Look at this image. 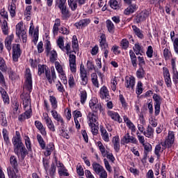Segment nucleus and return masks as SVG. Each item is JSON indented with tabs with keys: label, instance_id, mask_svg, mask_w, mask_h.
<instances>
[{
	"label": "nucleus",
	"instance_id": "obj_1",
	"mask_svg": "<svg viewBox=\"0 0 178 178\" xmlns=\"http://www.w3.org/2000/svg\"><path fill=\"white\" fill-rule=\"evenodd\" d=\"M25 78L26 81L24 86V92L21 95L20 98L25 109L24 115L26 119H30L31 118V97H30V94L33 90V80L31 79V73L29 68L26 70Z\"/></svg>",
	"mask_w": 178,
	"mask_h": 178
},
{
	"label": "nucleus",
	"instance_id": "obj_2",
	"mask_svg": "<svg viewBox=\"0 0 178 178\" xmlns=\"http://www.w3.org/2000/svg\"><path fill=\"white\" fill-rule=\"evenodd\" d=\"M45 72V76L49 84H52L56 80V74L55 73V68L51 67V70L47 65H38V74L41 76L42 73Z\"/></svg>",
	"mask_w": 178,
	"mask_h": 178
},
{
	"label": "nucleus",
	"instance_id": "obj_3",
	"mask_svg": "<svg viewBox=\"0 0 178 178\" xmlns=\"http://www.w3.org/2000/svg\"><path fill=\"white\" fill-rule=\"evenodd\" d=\"M10 163L11 167L7 168L8 175L10 178H17L16 173H19V164L16 156H11L10 157Z\"/></svg>",
	"mask_w": 178,
	"mask_h": 178
},
{
	"label": "nucleus",
	"instance_id": "obj_4",
	"mask_svg": "<svg viewBox=\"0 0 178 178\" xmlns=\"http://www.w3.org/2000/svg\"><path fill=\"white\" fill-rule=\"evenodd\" d=\"M13 144L15 154H16L17 156H20L21 155L22 159H24L26 158V155H27L29 153L27 152V149H26L23 142H13Z\"/></svg>",
	"mask_w": 178,
	"mask_h": 178
},
{
	"label": "nucleus",
	"instance_id": "obj_5",
	"mask_svg": "<svg viewBox=\"0 0 178 178\" xmlns=\"http://www.w3.org/2000/svg\"><path fill=\"white\" fill-rule=\"evenodd\" d=\"M16 35L19 38L22 37L23 42L27 41V35L26 34V31L23 29V22H19L16 25Z\"/></svg>",
	"mask_w": 178,
	"mask_h": 178
},
{
	"label": "nucleus",
	"instance_id": "obj_6",
	"mask_svg": "<svg viewBox=\"0 0 178 178\" xmlns=\"http://www.w3.org/2000/svg\"><path fill=\"white\" fill-rule=\"evenodd\" d=\"M175 143V134L173 132H169L168 138L165 142H161V145H162V149H166V148H170L172 145Z\"/></svg>",
	"mask_w": 178,
	"mask_h": 178
},
{
	"label": "nucleus",
	"instance_id": "obj_7",
	"mask_svg": "<svg viewBox=\"0 0 178 178\" xmlns=\"http://www.w3.org/2000/svg\"><path fill=\"white\" fill-rule=\"evenodd\" d=\"M21 55H22V50H20V44H15L13 47V59L14 62H17Z\"/></svg>",
	"mask_w": 178,
	"mask_h": 178
},
{
	"label": "nucleus",
	"instance_id": "obj_8",
	"mask_svg": "<svg viewBox=\"0 0 178 178\" xmlns=\"http://www.w3.org/2000/svg\"><path fill=\"white\" fill-rule=\"evenodd\" d=\"M89 106L93 112H98L102 111V106L98 104V100L97 98L94 97L89 102Z\"/></svg>",
	"mask_w": 178,
	"mask_h": 178
},
{
	"label": "nucleus",
	"instance_id": "obj_9",
	"mask_svg": "<svg viewBox=\"0 0 178 178\" xmlns=\"http://www.w3.org/2000/svg\"><path fill=\"white\" fill-rule=\"evenodd\" d=\"M153 99L155 102L154 103V115L156 116H158L159 115V113L161 112V97L159 95L154 94L153 95Z\"/></svg>",
	"mask_w": 178,
	"mask_h": 178
},
{
	"label": "nucleus",
	"instance_id": "obj_10",
	"mask_svg": "<svg viewBox=\"0 0 178 178\" xmlns=\"http://www.w3.org/2000/svg\"><path fill=\"white\" fill-rule=\"evenodd\" d=\"M58 47L62 49V51H66L67 54H69L70 51V44L67 43L65 47V43L63 42V38H59L57 40Z\"/></svg>",
	"mask_w": 178,
	"mask_h": 178
},
{
	"label": "nucleus",
	"instance_id": "obj_11",
	"mask_svg": "<svg viewBox=\"0 0 178 178\" xmlns=\"http://www.w3.org/2000/svg\"><path fill=\"white\" fill-rule=\"evenodd\" d=\"M70 70L72 73H76V55L74 54H70Z\"/></svg>",
	"mask_w": 178,
	"mask_h": 178
},
{
	"label": "nucleus",
	"instance_id": "obj_12",
	"mask_svg": "<svg viewBox=\"0 0 178 178\" xmlns=\"http://www.w3.org/2000/svg\"><path fill=\"white\" fill-rule=\"evenodd\" d=\"M134 86H136V78L131 76L125 79V87L127 88L134 90Z\"/></svg>",
	"mask_w": 178,
	"mask_h": 178
},
{
	"label": "nucleus",
	"instance_id": "obj_13",
	"mask_svg": "<svg viewBox=\"0 0 178 178\" xmlns=\"http://www.w3.org/2000/svg\"><path fill=\"white\" fill-rule=\"evenodd\" d=\"M149 16V12L147 10L142 11L136 17V23H140V22H144Z\"/></svg>",
	"mask_w": 178,
	"mask_h": 178
},
{
	"label": "nucleus",
	"instance_id": "obj_14",
	"mask_svg": "<svg viewBox=\"0 0 178 178\" xmlns=\"http://www.w3.org/2000/svg\"><path fill=\"white\" fill-rule=\"evenodd\" d=\"M124 140L126 144H129V143H131V144H137V143H138L137 138H136L134 136H130V134L129 133L124 135Z\"/></svg>",
	"mask_w": 178,
	"mask_h": 178
},
{
	"label": "nucleus",
	"instance_id": "obj_15",
	"mask_svg": "<svg viewBox=\"0 0 178 178\" xmlns=\"http://www.w3.org/2000/svg\"><path fill=\"white\" fill-rule=\"evenodd\" d=\"M92 166L96 175H99L100 173H102V172L105 170V168H104V167L98 163H93L92 164Z\"/></svg>",
	"mask_w": 178,
	"mask_h": 178
},
{
	"label": "nucleus",
	"instance_id": "obj_16",
	"mask_svg": "<svg viewBox=\"0 0 178 178\" xmlns=\"http://www.w3.org/2000/svg\"><path fill=\"white\" fill-rule=\"evenodd\" d=\"M13 34L8 36L5 40V47L8 49V51H10L12 49V42L13 41L14 38Z\"/></svg>",
	"mask_w": 178,
	"mask_h": 178
},
{
	"label": "nucleus",
	"instance_id": "obj_17",
	"mask_svg": "<svg viewBox=\"0 0 178 178\" xmlns=\"http://www.w3.org/2000/svg\"><path fill=\"white\" fill-rule=\"evenodd\" d=\"M100 132H101V136L106 143H109V134H108V131H106V129L104 128V127L100 125Z\"/></svg>",
	"mask_w": 178,
	"mask_h": 178
},
{
	"label": "nucleus",
	"instance_id": "obj_18",
	"mask_svg": "<svg viewBox=\"0 0 178 178\" xmlns=\"http://www.w3.org/2000/svg\"><path fill=\"white\" fill-rule=\"evenodd\" d=\"M113 144L114 145V149L116 152H119L120 150V139L119 136H114L113 138Z\"/></svg>",
	"mask_w": 178,
	"mask_h": 178
},
{
	"label": "nucleus",
	"instance_id": "obj_19",
	"mask_svg": "<svg viewBox=\"0 0 178 178\" xmlns=\"http://www.w3.org/2000/svg\"><path fill=\"white\" fill-rule=\"evenodd\" d=\"M108 116H111L113 120H115L116 122H118V123H122V118H120V115H119L118 113L114 111H108Z\"/></svg>",
	"mask_w": 178,
	"mask_h": 178
},
{
	"label": "nucleus",
	"instance_id": "obj_20",
	"mask_svg": "<svg viewBox=\"0 0 178 178\" xmlns=\"http://www.w3.org/2000/svg\"><path fill=\"white\" fill-rule=\"evenodd\" d=\"M100 97L101 98H102V99H105L106 98H107V99H109V91L106 86H103L100 89Z\"/></svg>",
	"mask_w": 178,
	"mask_h": 178
},
{
	"label": "nucleus",
	"instance_id": "obj_21",
	"mask_svg": "<svg viewBox=\"0 0 178 178\" xmlns=\"http://www.w3.org/2000/svg\"><path fill=\"white\" fill-rule=\"evenodd\" d=\"M129 56H130L131 62L132 63V66L134 67H137V56H136V54L134 53V51H133V50L129 51Z\"/></svg>",
	"mask_w": 178,
	"mask_h": 178
},
{
	"label": "nucleus",
	"instance_id": "obj_22",
	"mask_svg": "<svg viewBox=\"0 0 178 178\" xmlns=\"http://www.w3.org/2000/svg\"><path fill=\"white\" fill-rule=\"evenodd\" d=\"M106 26L108 32L111 33V34L115 33V24H113V22H112L111 19L106 21Z\"/></svg>",
	"mask_w": 178,
	"mask_h": 178
},
{
	"label": "nucleus",
	"instance_id": "obj_23",
	"mask_svg": "<svg viewBox=\"0 0 178 178\" xmlns=\"http://www.w3.org/2000/svg\"><path fill=\"white\" fill-rule=\"evenodd\" d=\"M0 93L1 94L3 102L5 104H9V96L8 95V92L5 91V89L0 88Z\"/></svg>",
	"mask_w": 178,
	"mask_h": 178
},
{
	"label": "nucleus",
	"instance_id": "obj_24",
	"mask_svg": "<svg viewBox=\"0 0 178 178\" xmlns=\"http://www.w3.org/2000/svg\"><path fill=\"white\" fill-rule=\"evenodd\" d=\"M49 60L51 63H55L58 59V54L56 53V51L52 50L49 52Z\"/></svg>",
	"mask_w": 178,
	"mask_h": 178
},
{
	"label": "nucleus",
	"instance_id": "obj_25",
	"mask_svg": "<svg viewBox=\"0 0 178 178\" xmlns=\"http://www.w3.org/2000/svg\"><path fill=\"white\" fill-rule=\"evenodd\" d=\"M19 103L17 101H15L13 104V118H17L19 115Z\"/></svg>",
	"mask_w": 178,
	"mask_h": 178
},
{
	"label": "nucleus",
	"instance_id": "obj_26",
	"mask_svg": "<svg viewBox=\"0 0 178 178\" xmlns=\"http://www.w3.org/2000/svg\"><path fill=\"white\" fill-rule=\"evenodd\" d=\"M90 19H81V21H79V22H76L75 24L76 27H86V26H88V24H90Z\"/></svg>",
	"mask_w": 178,
	"mask_h": 178
},
{
	"label": "nucleus",
	"instance_id": "obj_27",
	"mask_svg": "<svg viewBox=\"0 0 178 178\" xmlns=\"http://www.w3.org/2000/svg\"><path fill=\"white\" fill-rule=\"evenodd\" d=\"M100 46L103 49L108 48V43H106V36L105 34H102L100 36Z\"/></svg>",
	"mask_w": 178,
	"mask_h": 178
},
{
	"label": "nucleus",
	"instance_id": "obj_28",
	"mask_svg": "<svg viewBox=\"0 0 178 178\" xmlns=\"http://www.w3.org/2000/svg\"><path fill=\"white\" fill-rule=\"evenodd\" d=\"M143 134L145 137H148V138H149V137H154V129L148 126L146 131L143 132Z\"/></svg>",
	"mask_w": 178,
	"mask_h": 178
},
{
	"label": "nucleus",
	"instance_id": "obj_29",
	"mask_svg": "<svg viewBox=\"0 0 178 178\" xmlns=\"http://www.w3.org/2000/svg\"><path fill=\"white\" fill-rule=\"evenodd\" d=\"M136 9V5L131 4L127 9L124 10V14L127 15H131V13H134Z\"/></svg>",
	"mask_w": 178,
	"mask_h": 178
},
{
	"label": "nucleus",
	"instance_id": "obj_30",
	"mask_svg": "<svg viewBox=\"0 0 178 178\" xmlns=\"http://www.w3.org/2000/svg\"><path fill=\"white\" fill-rule=\"evenodd\" d=\"M0 70L4 73L8 71V66H6V63L2 57H0Z\"/></svg>",
	"mask_w": 178,
	"mask_h": 178
},
{
	"label": "nucleus",
	"instance_id": "obj_31",
	"mask_svg": "<svg viewBox=\"0 0 178 178\" xmlns=\"http://www.w3.org/2000/svg\"><path fill=\"white\" fill-rule=\"evenodd\" d=\"M51 115L55 120H57V122H60V123L63 124V119L62 118V117H60L59 114H58V112L56 111L52 110Z\"/></svg>",
	"mask_w": 178,
	"mask_h": 178
},
{
	"label": "nucleus",
	"instance_id": "obj_32",
	"mask_svg": "<svg viewBox=\"0 0 178 178\" xmlns=\"http://www.w3.org/2000/svg\"><path fill=\"white\" fill-rule=\"evenodd\" d=\"M132 29L135 33V34L138 37V38H144V35L140 29H138L136 26H132Z\"/></svg>",
	"mask_w": 178,
	"mask_h": 178
},
{
	"label": "nucleus",
	"instance_id": "obj_33",
	"mask_svg": "<svg viewBox=\"0 0 178 178\" xmlns=\"http://www.w3.org/2000/svg\"><path fill=\"white\" fill-rule=\"evenodd\" d=\"M54 151V144L49 143L47 145L46 151L44 152L45 156H49L51 154H52V152Z\"/></svg>",
	"mask_w": 178,
	"mask_h": 178
},
{
	"label": "nucleus",
	"instance_id": "obj_34",
	"mask_svg": "<svg viewBox=\"0 0 178 178\" xmlns=\"http://www.w3.org/2000/svg\"><path fill=\"white\" fill-rule=\"evenodd\" d=\"M88 116L90 120L89 123H92V124H95V123H97V120H98V116H97V115L90 113Z\"/></svg>",
	"mask_w": 178,
	"mask_h": 178
},
{
	"label": "nucleus",
	"instance_id": "obj_35",
	"mask_svg": "<svg viewBox=\"0 0 178 178\" xmlns=\"http://www.w3.org/2000/svg\"><path fill=\"white\" fill-rule=\"evenodd\" d=\"M92 83L95 87L97 88L99 87V83H98V76H97V73H92L91 74Z\"/></svg>",
	"mask_w": 178,
	"mask_h": 178
},
{
	"label": "nucleus",
	"instance_id": "obj_36",
	"mask_svg": "<svg viewBox=\"0 0 178 178\" xmlns=\"http://www.w3.org/2000/svg\"><path fill=\"white\" fill-rule=\"evenodd\" d=\"M136 76L138 79H144L145 76V71L143 67H140V68L136 72Z\"/></svg>",
	"mask_w": 178,
	"mask_h": 178
},
{
	"label": "nucleus",
	"instance_id": "obj_37",
	"mask_svg": "<svg viewBox=\"0 0 178 178\" xmlns=\"http://www.w3.org/2000/svg\"><path fill=\"white\" fill-rule=\"evenodd\" d=\"M89 126L91 128V131L92 134L94 136H97L98 134V129H99L98 125L92 123H89Z\"/></svg>",
	"mask_w": 178,
	"mask_h": 178
},
{
	"label": "nucleus",
	"instance_id": "obj_38",
	"mask_svg": "<svg viewBox=\"0 0 178 178\" xmlns=\"http://www.w3.org/2000/svg\"><path fill=\"white\" fill-rule=\"evenodd\" d=\"M8 9L10 10L11 17H15L16 16V4L13 3H11L10 7H8Z\"/></svg>",
	"mask_w": 178,
	"mask_h": 178
},
{
	"label": "nucleus",
	"instance_id": "obj_39",
	"mask_svg": "<svg viewBox=\"0 0 178 178\" xmlns=\"http://www.w3.org/2000/svg\"><path fill=\"white\" fill-rule=\"evenodd\" d=\"M49 101L51 104L52 108L56 109V108H58V101H56V97L54 96H50Z\"/></svg>",
	"mask_w": 178,
	"mask_h": 178
},
{
	"label": "nucleus",
	"instance_id": "obj_40",
	"mask_svg": "<svg viewBox=\"0 0 178 178\" xmlns=\"http://www.w3.org/2000/svg\"><path fill=\"white\" fill-rule=\"evenodd\" d=\"M81 104H86L87 101V92L86 90H82L80 92Z\"/></svg>",
	"mask_w": 178,
	"mask_h": 178
},
{
	"label": "nucleus",
	"instance_id": "obj_41",
	"mask_svg": "<svg viewBox=\"0 0 178 178\" xmlns=\"http://www.w3.org/2000/svg\"><path fill=\"white\" fill-rule=\"evenodd\" d=\"M110 6L112 9L118 10L120 9V6L118 2V0H110Z\"/></svg>",
	"mask_w": 178,
	"mask_h": 178
},
{
	"label": "nucleus",
	"instance_id": "obj_42",
	"mask_svg": "<svg viewBox=\"0 0 178 178\" xmlns=\"http://www.w3.org/2000/svg\"><path fill=\"white\" fill-rule=\"evenodd\" d=\"M133 49L136 54V55H141V52H143V49L140 44H135V46L133 47Z\"/></svg>",
	"mask_w": 178,
	"mask_h": 178
},
{
	"label": "nucleus",
	"instance_id": "obj_43",
	"mask_svg": "<svg viewBox=\"0 0 178 178\" xmlns=\"http://www.w3.org/2000/svg\"><path fill=\"white\" fill-rule=\"evenodd\" d=\"M59 8L61 10L63 18L67 19V17H69V10H67V8H66V6L65 7H60Z\"/></svg>",
	"mask_w": 178,
	"mask_h": 178
},
{
	"label": "nucleus",
	"instance_id": "obj_44",
	"mask_svg": "<svg viewBox=\"0 0 178 178\" xmlns=\"http://www.w3.org/2000/svg\"><path fill=\"white\" fill-rule=\"evenodd\" d=\"M172 72H173V81L175 83V84H177L178 83V72L177 70H176V68L175 67V65H172Z\"/></svg>",
	"mask_w": 178,
	"mask_h": 178
},
{
	"label": "nucleus",
	"instance_id": "obj_45",
	"mask_svg": "<svg viewBox=\"0 0 178 178\" xmlns=\"http://www.w3.org/2000/svg\"><path fill=\"white\" fill-rule=\"evenodd\" d=\"M165 1V0H150V3L155 5V6H159V8H162Z\"/></svg>",
	"mask_w": 178,
	"mask_h": 178
},
{
	"label": "nucleus",
	"instance_id": "obj_46",
	"mask_svg": "<svg viewBox=\"0 0 178 178\" xmlns=\"http://www.w3.org/2000/svg\"><path fill=\"white\" fill-rule=\"evenodd\" d=\"M98 147L99 149V151L102 152V154L103 156H106V150L105 149V146L101 143V141L97 142Z\"/></svg>",
	"mask_w": 178,
	"mask_h": 178
},
{
	"label": "nucleus",
	"instance_id": "obj_47",
	"mask_svg": "<svg viewBox=\"0 0 178 178\" xmlns=\"http://www.w3.org/2000/svg\"><path fill=\"white\" fill-rule=\"evenodd\" d=\"M37 140L42 149L45 148V142L44 141V138H42V136L41 135L38 134L37 135Z\"/></svg>",
	"mask_w": 178,
	"mask_h": 178
},
{
	"label": "nucleus",
	"instance_id": "obj_48",
	"mask_svg": "<svg viewBox=\"0 0 178 178\" xmlns=\"http://www.w3.org/2000/svg\"><path fill=\"white\" fill-rule=\"evenodd\" d=\"M143 83L141 81L138 82L137 88H136V94L137 95H141L143 94Z\"/></svg>",
	"mask_w": 178,
	"mask_h": 178
},
{
	"label": "nucleus",
	"instance_id": "obj_49",
	"mask_svg": "<svg viewBox=\"0 0 178 178\" xmlns=\"http://www.w3.org/2000/svg\"><path fill=\"white\" fill-rule=\"evenodd\" d=\"M2 133L4 141L6 144H9V135L8 134V130H6V129H3Z\"/></svg>",
	"mask_w": 178,
	"mask_h": 178
},
{
	"label": "nucleus",
	"instance_id": "obj_50",
	"mask_svg": "<svg viewBox=\"0 0 178 178\" xmlns=\"http://www.w3.org/2000/svg\"><path fill=\"white\" fill-rule=\"evenodd\" d=\"M2 31L5 35H8V21H6V19H4L3 22Z\"/></svg>",
	"mask_w": 178,
	"mask_h": 178
},
{
	"label": "nucleus",
	"instance_id": "obj_51",
	"mask_svg": "<svg viewBox=\"0 0 178 178\" xmlns=\"http://www.w3.org/2000/svg\"><path fill=\"white\" fill-rule=\"evenodd\" d=\"M72 48L74 49H77L79 48V40H77V36L74 35L72 37Z\"/></svg>",
	"mask_w": 178,
	"mask_h": 178
},
{
	"label": "nucleus",
	"instance_id": "obj_52",
	"mask_svg": "<svg viewBox=\"0 0 178 178\" xmlns=\"http://www.w3.org/2000/svg\"><path fill=\"white\" fill-rule=\"evenodd\" d=\"M25 145L28 149V151H31V141L30 140V138L29 136H25Z\"/></svg>",
	"mask_w": 178,
	"mask_h": 178
},
{
	"label": "nucleus",
	"instance_id": "obj_53",
	"mask_svg": "<svg viewBox=\"0 0 178 178\" xmlns=\"http://www.w3.org/2000/svg\"><path fill=\"white\" fill-rule=\"evenodd\" d=\"M55 66H56V69L57 70V72L58 73H60V74L63 75V68L62 67V65H60V63H59V62L56 61L55 62Z\"/></svg>",
	"mask_w": 178,
	"mask_h": 178
},
{
	"label": "nucleus",
	"instance_id": "obj_54",
	"mask_svg": "<svg viewBox=\"0 0 178 178\" xmlns=\"http://www.w3.org/2000/svg\"><path fill=\"white\" fill-rule=\"evenodd\" d=\"M122 49H127L129 48V41L127 39H123L120 42Z\"/></svg>",
	"mask_w": 178,
	"mask_h": 178
},
{
	"label": "nucleus",
	"instance_id": "obj_55",
	"mask_svg": "<svg viewBox=\"0 0 178 178\" xmlns=\"http://www.w3.org/2000/svg\"><path fill=\"white\" fill-rule=\"evenodd\" d=\"M51 42L49 40H46L45 51L47 56L48 55H49V53L51 52Z\"/></svg>",
	"mask_w": 178,
	"mask_h": 178
},
{
	"label": "nucleus",
	"instance_id": "obj_56",
	"mask_svg": "<svg viewBox=\"0 0 178 178\" xmlns=\"http://www.w3.org/2000/svg\"><path fill=\"white\" fill-rule=\"evenodd\" d=\"M76 172L79 176H84V170L83 169V167L81 165H76Z\"/></svg>",
	"mask_w": 178,
	"mask_h": 178
},
{
	"label": "nucleus",
	"instance_id": "obj_57",
	"mask_svg": "<svg viewBox=\"0 0 178 178\" xmlns=\"http://www.w3.org/2000/svg\"><path fill=\"white\" fill-rule=\"evenodd\" d=\"M127 126L131 130L132 133H136V126L131 121L127 122Z\"/></svg>",
	"mask_w": 178,
	"mask_h": 178
},
{
	"label": "nucleus",
	"instance_id": "obj_58",
	"mask_svg": "<svg viewBox=\"0 0 178 178\" xmlns=\"http://www.w3.org/2000/svg\"><path fill=\"white\" fill-rule=\"evenodd\" d=\"M15 134H16V136L13 138V143L22 141V138L20 136V132L17 131L15 132Z\"/></svg>",
	"mask_w": 178,
	"mask_h": 178
},
{
	"label": "nucleus",
	"instance_id": "obj_59",
	"mask_svg": "<svg viewBox=\"0 0 178 178\" xmlns=\"http://www.w3.org/2000/svg\"><path fill=\"white\" fill-rule=\"evenodd\" d=\"M80 74L81 77L87 76V70H86V68H84V65H83V64H81L80 67Z\"/></svg>",
	"mask_w": 178,
	"mask_h": 178
},
{
	"label": "nucleus",
	"instance_id": "obj_60",
	"mask_svg": "<svg viewBox=\"0 0 178 178\" xmlns=\"http://www.w3.org/2000/svg\"><path fill=\"white\" fill-rule=\"evenodd\" d=\"M162 149V147H161V145H156L154 154L156 155L157 158H160L161 154H159V152H161V150Z\"/></svg>",
	"mask_w": 178,
	"mask_h": 178
},
{
	"label": "nucleus",
	"instance_id": "obj_61",
	"mask_svg": "<svg viewBox=\"0 0 178 178\" xmlns=\"http://www.w3.org/2000/svg\"><path fill=\"white\" fill-rule=\"evenodd\" d=\"M0 84L2 87H6V82L5 81V76H3V74L0 71Z\"/></svg>",
	"mask_w": 178,
	"mask_h": 178
},
{
	"label": "nucleus",
	"instance_id": "obj_62",
	"mask_svg": "<svg viewBox=\"0 0 178 178\" xmlns=\"http://www.w3.org/2000/svg\"><path fill=\"white\" fill-rule=\"evenodd\" d=\"M44 120L46 122V124L47 127L49 126L50 124H52V123H54L52 122V120H51V118H49V116H48L47 113L44 115Z\"/></svg>",
	"mask_w": 178,
	"mask_h": 178
},
{
	"label": "nucleus",
	"instance_id": "obj_63",
	"mask_svg": "<svg viewBox=\"0 0 178 178\" xmlns=\"http://www.w3.org/2000/svg\"><path fill=\"white\" fill-rule=\"evenodd\" d=\"M0 15L1 17H3V19H6L8 20V12L5 10V9L3 8L0 10Z\"/></svg>",
	"mask_w": 178,
	"mask_h": 178
},
{
	"label": "nucleus",
	"instance_id": "obj_64",
	"mask_svg": "<svg viewBox=\"0 0 178 178\" xmlns=\"http://www.w3.org/2000/svg\"><path fill=\"white\" fill-rule=\"evenodd\" d=\"M146 54H147L148 58H152V54H154V50L152 49V46L148 47Z\"/></svg>",
	"mask_w": 178,
	"mask_h": 178
}]
</instances>
